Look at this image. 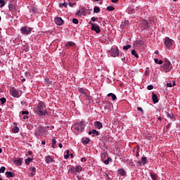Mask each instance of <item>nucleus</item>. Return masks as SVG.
<instances>
[{
  "label": "nucleus",
  "mask_w": 180,
  "mask_h": 180,
  "mask_svg": "<svg viewBox=\"0 0 180 180\" xmlns=\"http://www.w3.org/2000/svg\"><path fill=\"white\" fill-rule=\"evenodd\" d=\"M37 112L39 116H46L47 114V109L46 108V103L39 101L37 106Z\"/></svg>",
  "instance_id": "nucleus-1"
},
{
  "label": "nucleus",
  "mask_w": 180,
  "mask_h": 180,
  "mask_svg": "<svg viewBox=\"0 0 180 180\" xmlns=\"http://www.w3.org/2000/svg\"><path fill=\"white\" fill-rule=\"evenodd\" d=\"M85 126H86L84 122H78L74 125H72V129H75V130H76V131H82L84 130V129H85Z\"/></svg>",
  "instance_id": "nucleus-2"
},
{
  "label": "nucleus",
  "mask_w": 180,
  "mask_h": 180,
  "mask_svg": "<svg viewBox=\"0 0 180 180\" xmlns=\"http://www.w3.org/2000/svg\"><path fill=\"white\" fill-rule=\"evenodd\" d=\"M10 94L13 96V98H20V96H22V91L15 88H13L11 90H10Z\"/></svg>",
  "instance_id": "nucleus-3"
},
{
  "label": "nucleus",
  "mask_w": 180,
  "mask_h": 180,
  "mask_svg": "<svg viewBox=\"0 0 180 180\" xmlns=\"http://www.w3.org/2000/svg\"><path fill=\"white\" fill-rule=\"evenodd\" d=\"M163 68L166 72H169L172 70V64L169 60H166L164 63Z\"/></svg>",
  "instance_id": "nucleus-4"
},
{
  "label": "nucleus",
  "mask_w": 180,
  "mask_h": 180,
  "mask_svg": "<svg viewBox=\"0 0 180 180\" xmlns=\"http://www.w3.org/2000/svg\"><path fill=\"white\" fill-rule=\"evenodd\" d=\"M110 55L112 57H117L119 56V49L117 46L112 47L110 50Z\"/></svg>",
  "instance_id": "nucleus-5"
},
{
  "label": "nucleus",
  "mask_w": 180,
  "mask_h": 180,
  "mask_svg": "<svg viewBox=\"0 0 180 180\" xmlns=\"http://www.w3.org/2000/svg\"><path fill=\"white\" fill-rule=\"evenodd\" d=\"M172 44H174V40L169 39V37H166L165 39V46H166L167 49H171Z\"/></svg>",
  "instance_id": "nucleus-6"
},
{
  "label": "nucleus",
  "mask_w": 180,
  "mask_h": 180,
  "mask_svg": "<svg viewBox=\"0 0 180 180\" xmlns=\"http://www.w3.org/2000/svg\"><path fill=\"white\" fill-rule=\"evenodd\" d=\"M32 30H33V29L29 27H22L20 29L21 33H22V34H30V33H32Z\"/></svg>",
  "instance_id": "nucleus-7"
},
{
  "label": "nucleus",
  "mask_w": 180,
  "mask_h": 180,
  "mask_svg": "<svg viewBox=\"0 0 180 180\" xmlns=\"http://www.w3.org/2000/svg\"><path fill=\"white\" fill-rule=\"evenodd\" d=\"M89 23L91 25V30H94L96 33H101V28L98 24H94L91 21Z\"/></svg>",
  "instance_id": "nucleus-8"
},
{
  "label": "nucleus",
  "mask_w": 180,
  "mask_h": 180,
  "mask_svg": "<svg viewBox=\"0 0 180 180\" xmlns=\"http://www.w3.org/2000/svg\"><path fill=\"white\" fill-rule=\"evenodd\" d=\"M71 171L73 172V174H79V172H82V167L79 165L74 167L71 169Z\"/></svg>",
  "instance_id": "nucleus-9"
},
{
  "label": "nucleus",
  "mask_w": 180,
  "mask_h": 180,
  "mask_svg": "<svg viewBox=\"0 0 180 180\" xmlns=\"http://www.w3.org/2000/svg\"><path fill=\"white\" fill-rule=\"evenodd\" d=\"M35 134L37 135V137H40L44 134V129L43 127H39L35 131Z\"/></svg>",
  "instance_id": "nucleus-10"
},
{
  "label": "nucleus",
  "mask_w": 180,
  "mask_h": 180,
  "mask_svg": "<svg viewBox=\"0 0 180 180\" xmlns=\"http://www.w3.org/2000/svg\"><path fill=\"white\" fill-rule=\"evenodd\" d=\"M54 22L58 26H62L64 24V20L60 17L56 18Z\"/></svg>",
  "instance_id": "nucleus-11"
},
{
  "label": "nucleus",
  "mask_w": 180,
  "mask_h": 180,
  "mask_svg": "<svg viewBox=\"0 0 180 180\" xmlns=\"http://www.w3.org/2000/svg\"><path fill=\"white\" fill-rule=\"evenodd\" d=\"M45 161L46 164H51V162H54V158L50 155L46 156Z\"/></svg>",
  "instance_id": "nucleus-12"
},
{
  "label": "nucleus",
  "mask_w": 180,
  "mask_h": 180,
  "mask_svg": "<svg viewBox=\"0 0 180 180\" xmlns=\"http://www.w3.org/2000/svg\"><path fill=\"white\" fill-rule=\"evenodd\" d=\"M94 126H95V127H96V129H98V130H101V129H102V127H103V125H102V122H101L99 121H96L94 122Z\"/></svg>",
  "instance_id": "nucleus-13"
},
{
  "label": "nucleus",
  "mask_w": 180,
  "mask_h": 180,
  "mask_svg": "<svg viewBox=\"0 0 180 180\" xmlns=\"http://www.w3.org/2000/svg\"><path fill=\"white\" fill-rule=\"evenodd\" d=\"M137 164H139V165L141 164H143V165H146V164H147V157L143 156L141 158V162L139 161Z\"/></svg>",
  "instance_id": "nucleus-14"
},
{
  "label": "nucleus",
  "mask_w": 180,
  "mask_h": 180,
  "mask_svg": "<svg viewBox=\"0 0 180 180\" xmlns=\"http://www.w3.org/2000/svg\"><path fill=\"white\" fill-rule=\"evenodd\" d=\"M152 100L153 103H158V96L154 93L152 94Z\"/></svg>",
  "instance_id": "nucleus-15"
},
{
  "label": "nucleus",
  "mask_w": 180,
  "mask_h": 180,
  "mask_svg": "<svg viewBox=\"0 0 180 180\" xmlns=\"http://www.w3.org/2000/svg\"><path fill=\"white\" fill-rule=\"evenodd\" d=\"M13 124L15 126L13 127L12 131L13 133H18L19 131V127H18V124H16V122H14Z\"/></svg>",
  "instance_id": "nucleus-16"
},
{
  "label": "nucleus",
  "mask_w": 180,
  "mask_h": 180,
  "mask_svg": "<svg viewBox=\"0 0 180 180\" xmlns=\"http://www.w3.org/2000/svg\"><path fill=\"white\" fill-rule=\"evenodd\" d=\"M150 176L151 179H153V180H157L158 178V175H157V174H155L154 172H150Z\"/></svg>",
  "instance_id": "nucleus-17"
},
{
  "label": "nucleus",
  "mask_w": 180,
  "mask_h": 180,
  "mask_svg": "<svg viewBox=\"0 0 180 180\" xmlns=\"http://www.w3.org/2000/svg\"><path fill=\"white\" fill-rule=\"evenodd\" d=\"M89 141H91V139L89 138H83L82 139V143H83V144H89Z\"/></svg>",
  "instance_id": "nucleus-18"
},
{
  "label": "nucleus",
  "mask_w": 180,
  "mask_h": 180,
  "mask_svg": "<svg viewBox=\"0 0 180 180\" xmlns=\"http://www.w3.org/2000/svg\"><path fill=\"white\" fill-rule=\"evenodd\" d=\"M118 174L121 175V176H124L126 175V171L123 169H120L118 170Z\"/></svg>",
  "instance_id": "nucleus-19"
},
{
  "label": "nucleus",
  "mask_w": 180,
  "mask_h": 180,
  "mask_svg": "<svg viewBox=\"0 0 180 180\" xmlns=\"http://www.w3.org/2000/svg\"><path fill=\"white\" fill-rule=\"evenodd\" d=\"M6 178H13V173H12L11 172H6Z\"/></svg>",
  "instance_id": "nucleus-20"
},
{
  "label": "nucleus",
  "mask_w": 180,
  "mask_h": 180,
  "mask_svg": "<svg viewBox=\"0 0 180 180\" xmlns=\"http://www.w3.org/2000/svg\"><path fill=\"white\" fill-rule=\"evenodd\" d=\"M66 47H73V46H75V43L72 41H68L65 44Z\"/></svg>",
  "instance_id": "nucleus-21"
},
{
  "label": "nucleus",
  "mask_w": 180,
  "mask_h": 180,
  "mask_svg": "<svg viewBox=\"0 0 180 180\" xmlns=\"http://www.w3.org/2000/svg\"><path fill=\"white\" fill-rule=\"evenodd\" d=\"M101 160L103 161V160H105V158L108 157V153L103 152L101 155Z\"/></svg>",
  "instance_id": "nucleus-22"
},
{
  "label": "nucleus",
  "mask_w": 180,
  "mask_h": 180,
  "mask_svg": "<svg viewBox=\"0 0 180 180\" xmlns=\"http://www.w3.org/2000/svg\"><path fill=\"white\" fill-rule=\"evenodd\" d=\"M15 165H18L20 166L22 165V160L21 159H18L14 161Z\"/></svg>",
  "instance_id": "nucleus-23"
},
{
  "label": "nucleus",
  "mask_w": 180,
  "mask_h": 180,
  "mask_svg": "<svg viewBox=\"0 0 180 180\" xmlns=\"http://www.w3.org/2000/svg\"><path fill=\"white\" fill-rule=\"evenodd\" d=\"M99 12H101V8H99V7H98V6H95L94 8V13H99Z\"/></svg>",
  "instance_id": "nucleus-24"
},
{
  "label": "nucleus",
  "mask_w": 180,
  "mask_h": 180,
  "mask_svg": "<svg viewBox=\"0 0 180 180\" xmlns=\"http://www.w3.org/2000/svg\"><path fill=\"white\" fill-rule=\"evenodd\" d=\"M108 96H111L112 101H116V95L113 94V93L108 94Z\"/></svg>",
  "instance_id": "nucleus-25"
},
{
  "label": "nucleus",
  "mask_w": 180,
  "mask_h": 180,
  "mask_svg": "<svg viewBox=\"0 0 180 180\" xmlns=\"http://www.w3.org/2000/svg\"><path fill=\"white\" fill-rule=\"evenodd\" d=\"M131 53L132 54V56H134V57H136V58H139V54H137V52H136V50H132L131 51Z\"/></svg>",
  "instance_id": "nucleus-26"
},
{
  "label": "nucleus",
  "mask_w": 180,
  "mask_h": 180,
  "mask_svg": "<svg viewBox=\"0 0 180 180\" xmlns=\"http://www.w3.org/2000/svg\"><path fill=\"white\" fill-rule=\"evenodd\" d=\"M79 92H80V94H82L83 95H86V91L82 88H80L78 89Z\"/></svg>",
  "instance_id": "nucleus-27"
},
{
  "label": "nucleus",
  "mask_w": 180,
  "mask_h": 180,
  "mask_svg": "<svg viewBox=\"0 0 180 180\" xmlns=\"http://www.w3.org/2000/svg\"><path fill=\"white\" fill-rule=\"evenodd\" d=\"M56 143H57V141L56 140V138H53L51 141V146L53 148H54V146H56Z\"/></svg>",
  "instance_id": "nucleus-28"
},
{
  "label": "nucleus",
  "mask_w": 180,
  "mask_h": 180,
  "mask_svg": "<svg viewBox=\"0 0 180 180\" xmlns=\"http://www.w3.org/2000/svg\"><path fill=\"white\" fill-rule=\"evenodd\" d=\"M154 61H155V64H159L160 65H161V64H162V61L161 60H159L158 59L155 58Z\"/></svg>",
  "instance_id": "nucleus-29"
},
{
  "label": "nucleus",
  "mask_w": 180,
  "mask_h": 180,
  "mask_svg": "<svg viewBox=\"0 0 180 180\" xmlns=\"http://www.w3.org/2000/svg\"><path fill=\"white\" fill-rule=\"evenodd\" d=\"M8 9L9 11H15V5L13 4L8 5Z\"/></svg>",
  "instance_id": "nucleus-30"
},
{
  "label": "nucleus",
  "mask_w": 180,
  "mask_h": 180,
  "mask_svg": "<svg viewBox=\"0 0 180 180\" xmlns=\"http://www.w3.org/2000/svg\"><path fill=\"white\" fill-rule=\"evenodd\" d=\"M0 101L1 103V105H4V103H6V98L3 97L0 99Z\"/></svg>",
  "instance_id": "nucleus-31"
},
{
  "label": "nucleus",
  "mask_w": 180,
  "mask_h": 180,
  "mask_svg": "<svg viewBox=\"0 0 180 180\" xmlns=\"http://www.w3.org/2000/svg\"><path fill=\"white\" fill-rule=\"evenodd\" d=\"M5 6V1L0 0V8H4Z\"/></svg>",
  "instance_id": "nucleus-32"
},
{
  "label": "nucleus",
  "mask_w": 180,
  "mask_h": 180,
  "mask_svg": "<svg viewBox=\"0 0 180 180\" xmlns=\"http://www.w3.org/2000/svg\"><path fill=\"white\" fill-rule=\"evenodd\" d=\"M92 134H94L95 136H99V132L96 129H93Z\"/></svg>",
  "instance_id": "nucleus-33"
},
{
  "label": "nucleus",
  "mask_w": 180,
  "mask_h": 180,
  "mask_svg": "<svg viewBox=\"0 0 180 180\" xmlns=\"http://www.w3.org/2000/svg\"><path fill=\"white\" fill-rule=\"evenodd\" d=\"M107 11H115V7L112 6H109L107 7Z\"/></svg>",
  "instance_id": "nucleus-34"
},
{
  "label": "nucleus",
  "mask_w": 180,
  "mask_h": 180,
  "mask_svg": "<svg viewBox=\"0 0 180 180\" xmlns=\"http://www.w3.org/2000/svg\"><path fill=\"white\" fill-rule=\"evenodd\" d=\"M32 161V158H28L27 159L25 160V164L27 165H29V164H30V162Z\"/></svg>",
  "instance_id": "nucleus-35"
},
{
  "label": "nucleus",
  "mask_w": 180,
  "mask_h": 180,
  "mask_svg": "<svg viewBox=\"0 0 180 180\" xmlns=\"http://www.w3.org/2000/svg\"><path fill=\"white\" fill-rule=\"evenodd\" d=\"M131 48V45H127L123 46V50H129V49Z\"/></svg>",
  "instance_id": "nucleus-36"
},
{
  "label": "nucleus",
  "mask_w": 180,
  "mask_h": 180,
  "mask_svg": "<svg viewBox=\"0 0 180 180\" xmlns=\"http://www.w3.org/2000/svg\"><path fill=\"white\" fill-rule=\"evenodd\" d=\"M5 169H6L5 167H1L0 168V174H4V172H5Z\"/></svg>",
  "instance_id": "nucleus-37"
},
{
  "label": "nucleus",
  "mask_w": 180,
  "mask_h": 180,
  "mask_svg": "<svg viewBox=\"0 0 180 180\" xmlns=\"http://www.w3.org/2000/svg\"><path fill=\"white\" fill-rule=\"evenodd\" d=\"M72 23H75V25H78V19L73 18L72 19Z\"/></svg>",
  "instance_id": "nucleus-38"
},
{
  "label": "nucleus",
  "mask_w": 180,
  "mask_h": 180,
  "mask_svg": "<svg viewBox=\"0 0 180 180\" xmlns=\"http://www.w3.org/2000/svg\"><path fill=\"white\" fill-rule=\"evenodd\" d=\"M147 89H148V91H151L154 89V86L153 85H148Z\"/></svg>",
  "instance_id": "nucleus-39"
},
{
  "label": "nucleus",
  "mask_w": 180,
  "mask_h": 180,
  "mask_svg": "<svg viewBox=\"0 0 180 180\" xmlns=\"http://www.w3.org/2000/svg\"><path fill=\"white\" fill-rule=\"evenodd\" d=\"M76 15H77V16H81L82 15H84L82 11H81V10H79Z\"/></svg>",
  "instance_id": "nucleus-40"
},
{
  "label": "nucleus",
  "mask_w": 180,
  "mask_h": 180,
  "mask_svg": "<svg viewBox=\"0 0 180 180\" xmlns=\"http://www.w3.org/2000/svg\"><path fill=\"white\" fill-rule=\"evenodd\" d=\"M30 171L32 172H36V167H31Z\"/></svg>",
  "instance_id": "nucleus-41"
},
{
  "label": "nucleus",
  "mask_w": 180,
  "mask_h": 180,
  "mask_svg": "<svg viewBox=\"0 0 180 180\" xmlns=\"http://www.w3.org/2000/svg\"><path fill=\"white\" fill-rule=\"evenodd\" d=\"M98 18H96V17H92L91 18V20L92 21V22H96V20H97Z\"/></svg>",
  "instance_id": "nucleus-42"
},
{
  "label": "nucleus",
  "mask_w": 180,
  "mask_h": 180,
  "mask_svg": "<svg viewBox=\"0 0 180 180\" xmlns=\"http://www.w3.org/2000/svg\"><path fill=\"white\" fill-rule=\"evenodd\" d=\"M167 86H168V88H172V83H167Z\"/></svg>",
  "instance_id": "nucleus-43"
},
{
  "label": "nucleus",
  "mask_w": 180,
  "mask_h": 180,
  "mask_svg": "<svg viewBox=\"0 0 180 180\" xmlns=\"http://www.w3.org/2000/svg\"><path fill=\"white\" fill-rule=\"evenodd\" d=\"M22 115H29V111H22Z\"/></svg>",
  "instance_id": "nucleus-44"
},
{
  "label": "nucleus",
  "mask_w": 180,
  "mask_h": 180,
  "mask_svg": "<svg viewBox=\"0 0 180 180\" xmlns=\"http://www.w3.org/2000/svg\"><path fill=\"white\" fill-rule=\"evenodd\" d=\"M86 161V158H81V162H85Z\"/></svg>",
  "instance_id": "nucleus-45"
},
{
  "label": "nucleus",
  "mask_w": 180,
  "mask_h": 180,
  "mask_svg": "<svg viewBox=\"0 0 180 180\" xmlns=\"http://www.w3.org/2000/svg\"><path fill=\"white\" fill-rule=\"evenodd\" d=\"M136 44H140V46H141L143 44V41H137Z\"/></svg>",
  "instance_id": "nucleus-46"
},
{
  "label": "nucleus",
  "mask_w": 180,
  "mask_h": 180,
  "mask_svg": "<svg viewBox=\"0 0 180 180\" xmlns=\"http://www.w3.org/2000/svg\"><path fill=\"white\" fill-rule=\"evenodd\" d=\"M104 162V164L105 165H108L109 164V160H103Z\"/></svg>",
  "instance_id": "nucleus-47"
},
{
  "label": "nucleus",
  "mask_w": 180,
  "mask_h": 180,
  "mask_svg": "<svg viewBox=\"0 0 180 180\" xmlns=\"http://www.w3.org/2000/svg\"><path fill=\"white\" fill-rule=\"evenodd\" d=\"M64 158H65V160H68V158H70V155H64Z\"/></svg>",
  "instance_id": "nucleus-48"
},
{
  "label": "nucleus",
  "mask_w": 180,
  "mask_h": 180,
  "mask_svg": "<svg viewBox=\"0 0 180 180\" xmlns=\"http://www.w3.org/2000/svg\"><path fill=\"white\" fill-rule=\"evenodd\" d=\"M32 12H37V8L33 7V8H32Z\"/></svg>",
  "instance_id": "nucleus-49"
},
{
  "label": "nucleus",
  "mask_w": 180,
  "mask_h": 180,
  "mask_svg": "<svg viewBox=\"0 0 180 180\" xmlns=\"http://www.w3.org/2000/svg\"><path fill=\"white\" fill-rule=\"evenodd\" d=\"M137 110H139V112H143V108L138 107L137 108Z\"/></svg>",
  "instance_id": "nucleus-50"
},
{
  "label": "nucleus",
  "mask_w": 180,
  "mask_h": 180,
  "mask_svg": "<svg viewBox=\"0 0 180 180\" xmlns=\"http://www.w3.org/2000/svg\"><path fill=\"white\" fill-rule=\"evenodd\" d=\"M111 2H112V4H117V2H119V0H111Z\"/></svg>",
  "instance_id": "nucleus-51"
},
{
  "label": "nucleus",
  "mask_w": 180,
  "mask_h": 180,
  "mask_svg": "<svg viewBox=\"0 0 180 180\" xmlns=\"http://www.w3.org/2000/svg\"><path fill=\"white\" fill-rule=\"evenodd\" d=\"M80 11L83 13V15H84V13H85V8H82L80 9Z\"/></svg>",
  "instance_id": "nucleus-52"
},
{
  "label": "nucleus",
  "mask_w": 180,
  "mask_h": 180,
  "mask_svg": "<svg viewBox=\"0 0 180 180\" xmlns=\"http://www.w3.org/2000/svg\"><path fill=\"white\" fill-rule=\"evenodd\" d=\"M62 5H63V6H65V8H67V6L68 5V4L64 3Z\"/></svg>",
  "instance_id": "nucleus-53"
},
{
  "label": "nucleus",
  "mask_w": 180,
  "mask_h": 180,
  "mask_svg": "<svg viewBox=\"0 0 180 180\" xmlns=\"http://www.w3.org/2000/svg\"><path fill=\"white\" fill-rule=\"evenodd\" d=\"M58 147L59 148H63V143H59Z\"/></svg>",
  "instance_id": "nucleus-54"
},
{
  "label": "nucleus",
  "mask_w": 180,
  "mask_h": 180,
  "mask_svg": "<svg viewBox=\"0 0 180 180\" xmlns=\"http://www.w3.org/2000/svg\"><path fill=\"white\" fill-rule=\"evenodd\" d=\"M74 5H75V4H74V3H69V6H74Z\"/></svg>",
  "instance_id": "nucleus-55"
},
{
  "label": "nucleus",
  "mask_w": 180,
  "mask_h": 180,
  "mask_svg": "<svg viewBox=\"0 0 180 180\" xmlns=\"http://www.w3.org/2000/svg\"><path fill=\"white\" fill-rule=\"evenodd\" d=\"M107 160H108L109 162H110V161H112V158H111L110 157H108V159H107Z\"/></svg>",
  "instance_id": "nucleus-56"
},
{
  "label": "nucleus",
  "mask_w": 180,
  "mask_h": 180,
  "mask_svg": "<svg viewBox=\"0 0 180 180\" xmlns=\"http://www.w3.org/2000/svg\"><path fill=\"white\" fill-rule=\"evenodd\" d=\"M41 144H42V146H45L46 145V141H42Z\"/></svg>",
  "instance_id": "nucleus-57"
},
{
  "label": "nucleus",
  "mask_w": 180,
  "mask_h": 180,
  "mask_svg": "<svg viewBox=\"0 0 180 180\" xmlns=\"http://www.w3.org/2000/svg\"><path fill=\"white\" fill-rule=\"evenodd\" d=\"M23 119H24L25 120H26V119H29V117H27V115H25V116L23 117Z\"/></svg>",
  "instance_id": "nucleus-58"
},
{
  "label": "nucleus",
  "mask_w": 180,
  "mask_h": 180,
  "mask_svg": "<svg viewBox=\"0 0 180 180\" xmlns=\"http://www.w3.org/2000/svg\"><path fill=\"white\" fill-rule=\"evenodd\" d=\"M46 82H47L48 84H50V81L49 80V79H45Z\"/></svg>",
  "instance_id": "nucleus-59"
},
{
  "label": "nucleus",
  "mask_w": 180,
  "mask_h": 180,
  "mask_svg": "<svg viewBox=\"0 0 180 180\" xmlns=\"http://www.w3.org/2000/svg\"><path fill=\"white\" fill-rule=\"evenodd\" d=\"M172 86H175L176 85V83H175V81H173V83L172 84Z\"/></svg>",
  "instance_id": "nucleus-60"
},
{
  "label": "nucleus",
  "mask_w": 180,
  "mask_h": 180,
  "mask_svg": "<svg viewBox=\"0 0 180 180\" xmlns=\"http://www.w3.org/2000/svg\"><path fill=\"white\" fill-rule=\"evenodd\" d=\"M71 157V158H72L73 157H74V155L72 154V153H70V155H69V157Z\"/></svg>",
  "instance_id": "nucleus-61"
},
{
  "label": "nucleus",
  "mask_w": 180,
  "mask_h": 180,
  "mask_svg": "<svg viewBox=\"0 0 180 180\" xmlns=\"http://www.w3.org/2000/svg\"><path fill=\"white\" fill-rule=\"evenodd\" d=\"M31 176H34V172H32L31 173Z\"/></svg>",
  "instance_id": "nucleus-62"
},
{
  "label": "nucleus",
  "mask_w": 180,
  "mask_h": 180,
  "mask_svg": "<svg viewBox=\"0 0 180 180\" xmlns=\"http://www.w3.org/2000/svg\"><path fill=\"white\" fill-rule=\"evenodd\" d=\"M139 152H136V157H139Z\"/></svg>",
  "instance_id": "nucleus-63"
},
{
  "label": "nucleus",
  "mask_w": 180,
  "mask_h": 180,
  "mask_svg": "<svg viewBox=\"0 0 180 180\" xmlns=\"http://www.w3.org/2000/svg\"><path fill=\"white\" fill-rule=\"evenodd\" d=\"M155 54H158V51H155Z\"/></svg>",
  "instance_id": "nucleus-64"
}]
</instances>
